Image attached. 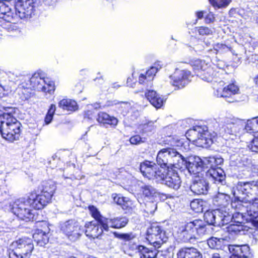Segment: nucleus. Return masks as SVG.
I'll use <instances>...</instances> for the list:
<instances>
[{
	"label": "nucleus",
	"mask_w": 258,
	"mask_h": 258,
	"mask_svg": "<svg viewBox=\"0 0 258 258\" xmlns=\"http://www.w3.org/2000/svg\"><path fill=\"white\" fill-rule=\"evenodd\" d=\"M89 210L91 216L95 219V222H98L104 228L105 231H108L109 230L108 218L102 217L98 209L94 206H89Z\"/></svg>",
	"instance_id": "obj_24"
},
{
	"label": "nucleus",
	"mask_w": 258,
	"mask_h": 258,
	"mask_svg": "<svg viewBox=\"0 0 258 258\" xmlns=\"http://www.w3.org/2000/svg\"><path fill=\"white\" fill-rule=\"evenodd\" d=\"M9 193V189L5 184H0V196H3Z\"/></svg>",
	"instance_id": "obj_60"
},
{
	"label": "nucleus",
	"mask_w": 258,
	"mask_h": 258,
	"mask_svg": "<svg viewBox=\"0 0 258 258\" xmlns=\"http://www.w3.org/2000/svg\"><path fill=\"white\" fill-rule=\"evenodd\" d=\"M223 82H219L217 86L214 88L215 89L214 94L217 97H224L227 100L228 99L227 90H226V87H223Z\"/></svg>",
	"instance_id": "obj_39"
},
{
	"label": "nucleus",
	"mask_w": 258,
	"mask_h": 258,
	"mask_svg": "<svg viewBox=\"0 0 258 258\" xmlns=\"http://www.w3.org/2000/svg\"><path fill=\"white\" fill-rule=\"evenodd\" d=\"M178 258H202L200 253L195 248L182 249L177 253Z\"/></svg>",
	"instance_id": "obj_27"
},
{
	"label": "nucleus",
	"mask_w": 258,
	"mask_h": 258,
	"mask_svg": "<svg viewBox=\"0 0 258 258\" xmlns=\"http://www.w3.org/2000/svg\"><path fill=\"white\" fill-rule=\"evenodd\" d=\"M223 163V159L221 157L215 156V167Z\"/></svg>",
	"instance_id": "obj_63"
},
{
	"label": "nucleus",
	"mask_w": 258,
	"mask_h": 258,
	"mask_svg": "<svg viewBox=\"0 0 258 258\" xmlns=\"http://www.w3.org/2000/svg\"><path fill=\"white\" fill-rule=\"evenodd\" d=\"M195 69L197 70L205 71L208 68L207 64L204 60L201 59L196 60L193 63Z\"/></svg>",
	"instance_id": "obj_46"
},
{
	"label": "nucleus",
	"mask_w": 258,
	"mask_h": 258,
	"mask_svg": "<svg viewBox=\"0 0 258 258\" xmlns=\"http://www.w3.org/2000/svg\"><path fill=\"white\" fill-rule=\"evenodd\" d=\"M204 219L208 225L220 226L227 224L231 220L229 212L221 209L207 211L204 214Z\"/></svg>",
	"instance_id": "obj_5"
},
{
	"label": "nucleus",
	"mask_w": 258,
	"mask_h": 258,
	"mask_svg": "<svg viewBox=\"0 0 258 258\" xmlns=\"http://www.w3.org/2000/svg\"><path fill=\"white\" fill-rule=\"evenodd\" d=\"M143 195L147 199L146 200H153L159 196V192L153 186L149 185L142 187Z\"/></svg>",
	"instance_id": "obj_30"
},
{
	"label": "nucleus",
	"mask_w": 258,
	"mask_h": 258,
	"mask_svg": "<svg viewBox=\"0 0 258 258\" xmlns=\"http://www.w3.org/2000/svg\"><path fill=\"white\" fill-rule=\"evenodd\" d=\"M128 222V220L125 217H119L108 219V224H110V227L116 229L124 227Z\"/></svg>",
	"instance_id": "obj_29"
},
{
	"label": "nucleus",
	"mask_w": 258,
	"mask_h": 258,
	"mask_svg": "<svg viewBox=\"0 0 258 258\" xmlns=\"http://www.w3.org/2000/svg\"><path fill=\"white\" fill-rule=\"evenodd\" d=\"M140 258H155L157 255L156 250L150 249L143 245H139L138 247Z\"/></svg>",
	"instance_id": "obj_31"
},
{
	"label": "nucleus",
	"mask_w": 258,
	"mask_h": 258,
	"mask_svg": "<svg viewBox=\"0 0 258 258\" xmlns=\"http://www.w3.org/2000/svg\"><path fill=\"white\" fill-rule=\"evenodd\" d=\"M195 220L181 226L178 231L179 238L184 242H192L196 238Z\"/></svg>",
	"instance_id": "obj_10"
},
{
	"label": "nucleus",
	"mask_w": 258,
	"mask_h": 258,
	"mask_svg": "<svg viewBox=\"0 0 258 258\" xmlns=\"http://www.w3.org/2000/svg\"><path fill=\"white\" fill-rule=\"evenodd\" d=\"M15 248L12 253L18 258H27L34 248L31 239L28 237L20 238L12 243Z\"/></svg>",
	"instance_id": "obj_8"
},
{
	"label": "nucleus",
	"mask_w": 258,
	"mask_h": 258,
	"mask_svg": "<svg viewBox=\"0 0 258 258\" xmlns=\"http://www.w3.org/2000/svg\"><path fill=\"white\" fill-rule=\"evenodd\" d=\"M126 199L127 198H126L121 197L119 195H117L113 197L114 202H115L117 204L120 206H121L124 203V202L125 201Z\"/></svg>",
	"instance_id": "obj_57"
},
{
	"label": "nucleus",
	"mask_w": 258,
	"mask_h": 258,
	"mask_svg": "<svg viewBox=\"0 0 258 258\" xmlns=\"http://www.w3.org/2000/svg\"><path fill=\"white\" fill-rule=\"evenodd\" d=\"M154 122L152 121H148V122L143 123L140 125L141 128H142L144 132H146L147 131H151L153 129Z\"/></svg>",
	"instance_id": "obj_55"
},
{
	"label": "nucleus",
	"mask_w": 258,
	"mask_h": 258,
	"mask_svg": "<svg viewBox=\"0 0 258 258\" xmlns=\"http://www.w3.org/2000/svg\"><path fill=\"white\" fill-rule=\"evenodd\" d=\"M146 239L155 248H159L166 241V237L161 227L154 224L148 228Z\"/></svg>",
	"instance_id": "obj_9"
},
{
	"label": "nucleus",
	"mask_w": 258,
	"mask_h": 258,
	"mask_svg": "<svg viewBox=\"0 0 258 258\" xmlns=\"http://www.w3.org/2000/svg\"><path fill=\"white\" fill-rule=\"evenodd\" d=\"M12 6L8 3L0 2V18L8 22H11L17 17V14L12 11Z\"/></svg>",
	"instance_id": "obj_22"
},
{
	"label": "nucleus",
	"mask_w": 258,
	"mask_h": 258,
	"mask_svg": "<svg viewBox=\"0 0 258 258\" xmlns=\"http://www.w3.org/2000/svg\"><path fill=\"white\" fill-rule=\"evenodd\" d=\"M33 0H18L15 4V14L21 19L28 18L33 13Z\"/></svg>",
	"instance_id": "obj_12"
},
{
	"label": "nucleus",
	"mask_w": 258,
	"mask_h": 258,
	"mask_svg": "<svg viewBox=\"0 0 258 258\" xmlns=\"http://www.w3.org/2000/svg\"><path fill=\"white\" fill-rule=\"evenodd\" d=\"M186 134L188 136L196 137L192 140L199 147L208 148L213 143V138H214L217 133H210L208 131H205L200 126H197L195 128L188 131Z\"/></svg>",
	"instance_id": "obj_4"
},
{
	"label": "nucleus",
	"mask_w": 258,
	"mask_h": 258,
	"mask_svg": "<svg viewBox=\"0 0 258 258\" xmlns=\"http://www.w3.org/2000/svg\"><path fill=\"white\" fill-rule=\"evenodd\" d=\"M160 69L161 66H160L159 68H158L156 67H151V68L146 72L145 76L147 81H148L152 80L153 78V77L155 75L156 73Z\"/></svg>",
	"instance_id": "obj_47"
},
{
	"label": "nucleus",
	"mask_w": 258,
	"mask_h": 258,
	"mask_svg": "<svg viewBox=\"0 0 258 258\" xmlns=\"http://www.w3.org/2000/svg\"><path fill=\"white\" fill-rule=\"evenodd\" d=\"M55 190V186L51 181L46 182L43 184V188L41 192L52 197Z\"/></svg>",
	"instance_id": "obj_38"
},
{
	"label": "nucleus",
	"mask_w": 258,
	"mask_h": 258,
	"mask_svg": "<svg viewBox=\"0 0 258 258\" xmlns=\"http://www.w3.org/2000/svg\"><path fill=\"white\" fill-rule=\"evenodd\" d=\"M145 80H146L147 79H146V76L145 75H144L143 74H141L139 76V82L140 83V84H143L144 83V81Z\"/></svg>",
	"instance_id": "obj_64"
},
{
	"label": "nucleus",
	"mask_w": 258,
	"mask_h": 258,
	"mask_svg": "<svg viewBox=\"0 0 258 258\" xmlns=\"http://www.w3.org/2000/svg\"><path fill=\"white\" fill-rule=\"evenodd\" d=\"M30 85L34 90L42 91H49L52 89L51 86V89L46 90V86H44L45 81L40 77L39 74L35 73L30 79Z\"/></svg>",
	"instance_id": "obj_25"
},
{
	"label": "nucleus",
	"mask_w": 258,
	"mask_h": 258,
	"mask_svg": "<svg viewBox=\"0 0 258 258\" xmlns=\"http://www.w3.org/2000/svg\"><path fill=\"white\" fill-rule=\"evenodd\" d=\"M55 109V105L51 104L45 118L46 124H48L51 121Z\"/></svg>",
	"instance_id": "obj_48"
},
{
	"label": "nucleus",
	"mask_w": 258,
	"mask_h": 258,
	"mask_svg": "<svg viewBox=\"0 0 258 258\" xmlns=\"http://www.w3.org/2000/svg\"><path fill=\"white\" fill-rule=\"evenodd\" d=\"M85 234L87 236L95 238L100 236L104 228L98 222L91 221L85 224Z\"/></svg>",
	"instance_id": "obj_16"
},
{
	"label": "nucleus",
	"mask_w": 258,
	"mask_h": 258,
	"mask_svg": "<svg viewBox=\"0 0 258 258\" xmlns=\"http://www.w3.org/2000/svg\"><path fill=\"white\" fill-rule=\"evenodd\" d=\"M206 176L211 178L216 183L223 184L225 183V176L220 168L210 169L206 173Z\"/></svg>",
	"instance_id": "obj_23"
},
{
	"label": "nucleus",
	"mask_w": 258,
	"mask_h": 258,
	"mask_svg": "<svg viewBox=\"0 0 258 258\" xmlns=\"http://www.w3.org/2000/svg\"><path fill=\"white\" fill-rule=\"evenodd\" d=\"M222 241L220 239L212 237L207 240V244L212 249H218L221 246Z\"/></svg>",
	"instance_id": "obj_43"
},
{
	"label": "nucleus",
	"mask_w": 258,
	"mask_h": 258,
	"mask_svg": "<svg viewBox=\"0 0 258 258\" xmlns=\"http://www.w3.org/2000/svg\"><path fill=\"white\" fill-rule=\"evenodd\" d=\"M203 160L205 161L204 165H209L211 168H215V156L205 157Z\"/></svg>",
	"instance_id": "obj_52"
},
{
	"label": "nucleus",
	"mask_w": 258,
	"mask_h": 258,
	"mask_svg": "<svg viewBox=\"0 0 258 258\" xmlns=\"http://www.w3.org/2000/svg\"><path fill=\"white\" fill-rule=\"evenodd\" d=\"M198 32L201 35H209L212 34V31L207 27H200L197 28Z\"/></svg>",
	"instance_id": "obj_54"
},
{
	"label": "nucleus",
	"mask_w": 258,
	"mask_h": 258,
	"mask_svg": "<svg viewBox=\"0 0 258 258\" xmlns=\"http://www.w3.org/2000/svg\"><path fill=\"white\" fill-rule=\"evenodd\" d=\"M58 106L67 111H75L77 109L76 101L69 99H63L58 103Z\"/></svg>",
	"instance_id": "obj_32"
},
{
	"label": "nucleus",
	"mask_w": 258,
	"mask_h": 258,
	"mask_svg": "<svg viewBox=\"0 0 258 258\" xmlns=\"http://www.w3.org/2000/svg\"><path fill=\"white\" fill-rule=\"evenodd\" d=\"M232 0H216V2H214L213 7L219 9L226 8L231 2Z\"/></svg>",
	"instance_id": "obj_50"
},
{
	"label": "nucleus",
	"mask_w": 258,
	"mask_h": 258,
	"mask_svg": "<svg viewBox=\"0 0 258 258\" xmlns=\"http://www.w3.org/2000/svg\"><path fill=\"white\" fill-rule=\"evenodd\" d=\"M181 183V180L178 174L173 170H169L167 172V174L164 179V181L162 182V184L175 190H178L180 188Z\"/></svg>",
	"instance_id": "obj_15"
},
{
	"label": "nucleus",
	"mask_w": 258,
	"mask_h": 258,
	"mask_svg": "<svg viewBox=\"0 0 258 258\" xmlns=\"http://www.w3.org/2000/svg\"><path fill=\"white\" fill-rule=\"evenodd\" d=\"M233 195L239 200L253 202L258 200V181H238Z\"/></svg>",
	"instance_id": "obj_2"
},
{
	"label": "nucleus",
	"mask_w": 258,
	"mask_h": 258,
	"mask_svg": "<svg viewBox=\"0 0 258 258\" xmlns=\"http://www.w3.org/2000/svg\"><path fill=\"white\" fill-rule=\"evenodd\" d=\"M214 50L217 53H225L230 50V48L224 44L218 43L214 46Z\"/></svg>",
	"instance_id": "obj_49"
},
{
	"label": "nucleus",
	"mask_w": 258,
	"mask_h": 258,
	"mask_svg": "<svg viewBox=\"0 0 258 258\" xmlns=\"http://www.w3.org/2000/svg\"><path fill=\"white\" fill-rule=\"evenodd\" d=\"M172 77L173 80L172 85L181 89L189 82L190 72L187 70H176Z\"/></svg>",
	"instance_id": "obj_14"
},
{
	"label": "nucleus",
	"mask_w": 258,
	"mask_h": 258,
	"mask_svg": "<svg viewBox=\"0 0 258 258\" xmlns=\"http://www.w3.org/2000/svg\"><path fill=\"white\" fill-rule=\"evenodd\" d=\"M21 123L11 113L0 115V133L2 137L10 142L19 138Z\"/></svg>",
	"instance_id": "obj_1"
},
{
	"label": "nucleus",
	"mask_w": 258,
	"mask_h": 258,
	"mask_svg": "<svg viewBox=\"0 0 258 258\" xmlns=\"http://www.w3.org/2000/svg\"><path fill=\"white\" fill-rule=\"evenodd\" d=\"M60 229L73 240L78 239L81 235L80 227L78 223L75 220H70L63 223L61 224Z\"/></svg>",
	"instance_id": "obj_11"
},
{
	"label": "nucleus",
	"mask_w": 258,
	"mask_h": 258,
	"mask_svg": "<svg viewBox=\"0 0 258 258\" xmlns=\"http://www.w3.org/2000/svg\"><path fill=\"white\" fill-rule=\"evenodd\" d=\"M215 21V17L212 13H209L205 18V22L206 23L213 22Z\"/></svg>",
	"instance_id": "obj_61"
},
{
	"label": "nucleus",
	"mask_w": 258,
	"mask_h": 258,
	"mask_svg": "<svg viewBox=\"0 0 258 258\" xmlns=\"http://www.w3.org/2000/svg\"><path fill=\"white\" fill-rule=\"evenodd\" d=\"M97 119L100 123L113 126L116 125L118 122V120L115 117L111 116L107 113L103 112L98 113Z\"/></svg>",
	"instance_id": "obj_28"
},
{
	"label": "nucleus",
	"mask_w": 258,
	"mask_h": 258,
	"mask_svg": "<svg viewBox=\"0 0 258 258\" xmlns=\"http://www.w3.org/2000/svg\"><path fill=\"white\" fill-rule=\"evenodd\" d=\"M145 206L146 207L145 210L147 213L153 214L157 209V205L153 202V200H151V201H147L145 203Z\"/></svg>",
	"instance_id": "obj_45"
},
{
	"label": "nucleus",
	"mask_w": 258,
	"mask_h": 258,
	"mask_svg": "<svg viewBox=\"0 0 258 258\" xmlns=\"http://www.w3.org/2000/svg\"><path fill=\"white\" fill-rule=\"evenodd\" d=\"M156 164L149 161H145L140 164V171L143 175L149 179H154Z\"/></svg>",
	"instance_id": "obj_21"
},
{
	"label": "nucleus",
	"mask_w": 258,
	"mask_h": 258,
	"mask_svg": "<svg viewBox=\"0 0 258 258\" xmlns=\"http://www.w3.org/2000/svg\"><path fill=\"white\" fill-rule=\"evenodd\" d=\"M146 97L151 104L156 108H160L165 100L154 90H149L145 94Z\"/></svg>",
	"instance_id": "obj_26"
},
{
	"label": "nucleus",
	"mask_w": 258,
	"mask_h": 258,
	"mask_svg": "<svg viewBox=\"0 0 258 258\" xmlns=\"http://www.w3.org/2000/svg\"><path fill=\"white\" fill-rule=\"evenodd\" d=\"M195 228H196V238L204 236H210L214 233L213 227L209 225H205L201 220H195Z\"/></svg>",
	"instance_id": "obj_20"
},
{
	"label": "nucleus",
	"mask_w": 258,
	"mask_h": 258,
	"mask_svg": "<svg viewBox=\"0 0 258 258\" xmlns=\"http://www.w3.org/2000/svg\"><path fill=\"white\" fill-rule=\"evenodd\" d=\"M230 197L225 194L219 192L216 198V201L218 205L221 206H225L229 201Z\"/></svg>",
	"instance_id": "obj_44"
},
{
	"label": "nucleus",
	"mask_w": 258,
	"mask_h": 258,
	"mask_svg": "<svg viewBox=\"0 0 258 258\" xmlns=\"http://www.w3.org/2000/svg\"><path fill=\"white\" fill-rule=\"evenodd\" d=\"M245 130L250 133H254L255 135L258 134V116L247 120Z\"/></svg>",
	"instance_id": "obj_35"
},
{
	"label": "nucleus",
	"mask_w": 258,
	"mask_h": 258,
	"mask_svg": "<svg viewBox=\"0 0 258 258\" xmlns=\"http://www.w3.org/2000/svg\"><path fill=\"white\" fill-rule=\"evenodd\" d=\"M44 85L46 86V90L50 89L51 88L50 87L51 86L52 87V90H50L49 91H44V92H48V93L51 94L52 92H53L54 91V85H53V83L52 82L48 83V84H46L45 82V84H44Z\"/></svg>",
	"instance_id": "obj_62"
},
{
	"label": "nucleus",
	"mask_w": 258,
	"mask_h": 258,
	"mask_svg": "<svg viewBox=\"0 0 258 258\" xmlns=\"http://www.w3.org/2000/svg\"><path fill=\"white\" fill-rule=\"evenodd\" d=\"M39 202L42 205L43 207L46 205L50 201L52 197H48L41 192V194L37 195Z\"/></svg>",
	"instance_id": "obj_51"
},
{
	"label": "nucleus",
	"mask_w": 258,
	"mask_h": 258,
	"mask_svg": "<svg viewBox=\"0 0 258 258\" xmlns=\"http://www.w3.org/2000/svg\"><path fill=\"white\" fill-rule=\"evenodd\" d=\"M220 126L219 129L216 130L217 134L219 133L220 135L233 134L236 129L234 119L227 117L221 118Z\"/></svg>",
	"instance_id": "obj_18"
},
{
	"label": "nucleus",
	"mask_w": 258,
	"mask_h": 258,
	"mask_svg": "<svg viewBox=\"0 0 258 258\" xmlns=\"http://www.w3.org/2000/svg\"><path fill=\"white\" fill-rule=\"evenodd\" d=\"M26 200L30 205V208L39 210L43 208L42 205L39 202V198L36 193H31Z\"/></svg>",
	"instance_id": "obj_34"
},
{
	"label": "nucleus",
	"mask_w": 258,
	"mask_h": 258,
	"mask_svg": "<svg viewBox=\"0 0 258 258\" xmlns=\"http://www.w3.org/2000/svg\"><path fill=\"white\" fill-rule=\"evenodd\" d=\"M208 183L204 177H198L190 185L191 190L195 194L201 195L206 194L208 190Z\"/></svg>",
	"instance_id": "obj_17"
},
{
	"label": "nucleus",
	"mask_w": 258,
	"mask_h": 258,
	"mask_svg": "<svg viewBox=\"0 0 258 258\" xmlns=\"http://www.w3.org/2000/svg\"><path fill=\"white\" fill-rule=\"evenodd\" d=\"M157 163L160 167L169 168L172 166L178 168L184 163L182 156L175 149L167 148L159 151L156 157Z\"/></svg>",
	"instance_id": "obj_3"
},
{
	"label": "nucleus",
	"mask_w": 258,
	"mask_h": 258,
	"mask_svg": "<svg viewBox=\"0 0 258 258\" xmlns=\"http://www.w3.org/2000/svg\"><path fill=\"white\" fill-rule=\"evenodd\" d=\"M33 238L41 246H44L48 241L47 235L41 230H37L33 235Z\"/></svg>",
	"instance_id": "obj_33"
},
{
	"label": "nucleus",
	"mask_w": 258,
	"mask_h": 258,
	"mask_svg": "<svg viewBox=\"0 0 258 258\" xmlns=\"http://www.w3.org/2000/svg\"><path fill=\"white\" fill-rule=\"evenodd\" d=\"M248 147L251 151L258 153V137L254 138L248 145Z\"/></svg>",
	"instance_id": "obj_53"
},
{
	"label": "nucleus",
	"mask_w": 258,
	"mask_h": 258,
	"mask_svg": "<svg viewBox=\"0 0 258 258\" xmlns=\"http://www.w3.org/2000/svg\"><path fill=\"white\" fill-rule=\"evenodd\" d=\"M227 90L228 99L226 101L228 102H233L236 101L232 98V96L239 93V89L235 84L232 83L228 85L226 87Z\"/></svg>",
	"instance_id": "obj_36"
},
{
	"label": "nucleus",
	"mask_w": 258,
	"mask_h": 258,
	"mask_svg": "<svg viewBox=\"0 0 258 258\" xmlns=\"http://www.w3.org/2000/svg\"><path fill=\"white\" fill-rule=\"evenodd\" d=\"M130 142L132 144H137L143 142L141 137L139 135L134 136L130 138Z\"/></svg>",
	"instance_id": "obj_58"
},
{
	"label": "nucleus",
	"mask_w": 258,
	"mask_h": 258,
	"mask_svg": "<svg viewBox=\"0 0 258 258\" xmlns=\"http://www.w3.org/2000/svg\"><path fill=\"white\" fill-rule=\"evenodd\" d=\"M115 236L119 239L124 240L125 241H128L133 238V236L131 234L128 233H114Z\"/></svg>",
	"instance_id": "obj_56"
},
{
	"label": "nucleus",
	"mask_w": 258,
	"mask_h": 258,
	"mask_svg": "<svg viewBox=\"0 0 258 258\" xmlns=\"http://www.w3.org/2000/svg\"><path fill=\"white\" fill-rule=\"evenodd\" d=\"M244 213L236 212L231 215V219L232 218L234 223L230 224L227 227V231L229 235L234 237L238 235H243L248 231V227L243 224L245 221Z\"/></svg>",
	"instance_id": "obj_7"
},
{
	"label": "nucleus",
	"mask_w": 258,
	"mask_h": 258,
	"mask_svg": "<svg viewBox=\"0 0 258 258\" xmlns=\"http://www.w3.org/2000/svg\"><path fill=\"white\" fill-rule=\"evenodd\" d=\"M234 201H232L231 203V206L234 208L236 212H241L244 213V212H246V207L242 205V203H247L245 200H239L237 199L235 197Z\"/></svg>",
	"instance_id": "obj_42"
},
{
	"label": "nucleus",
	"mask_w": 258,
	"mask_h": 258,
	"mask_svg": "<svg viewBox=\"0 0 258 258\" xmlns=\"http://www.w3.org/2000/svg\"><path fill=\"white\" fill-rule=\"evenodd\" d=\"M132 201L126 199L121 206L123 209L129 211L132 209Z\"/></svg>",
	"instance_id": "obj_59"
},
{
	"label": "nucleus",
	"mask_w": 258,
	"mask_h": 258,
	"mask_svg": "<svg viewBox=\"0 0 258 258\" xmlns=\"http://www.w3.org/2000/svg\"><path fill=\"white\" fill-rule=\"evenodd\" d=\"M11 211L22 220L30 221L34 218L30 205L25 198L16 200L12 205Z\"/></svg>",
	"instance_id": "obj_6"
},
{
	"label": "nucleus",
	"mask_w": 258,
	"mask_h": 258,
	"mask_svg": "<svg viewBox=\"0 0 258 258\" xmlns=\"http://www.w3.org/2000/svg\"><path fill=\"white\" fill-rule=\"evenodd\" d=\"M205 202L202 200H195L190 203V207L196 213H202L204 211Z\"/></svg>",
	"instance_id": "obj_41"
},
{
	"label": "nucleus",
	"mask_w": 258,
	"mask_h": 258,
	"mask_svg": "<svg viewBox=\"0 0 258 258\" xmlns=\"http://www.w3.org/2000/svg\"><path fill=\"white\" fill-rule=\"evenodd\" d=\"M246 207V213L251 219L258 217V202L250 203Z\"/></svg>",
	"instance_id": "obj_37"
},
{
	"label": "nucleus",
	"mask_w": 258,
	"mask_h": 258,
	"mask_svg": "<svg viewBox=\"0 0 258 258\" xmlns=\"http://www.w3.org/2000/svg\"><path fill=\"white\" fill-rule=\"evenodd\" d=\"M182 159L185 163L181 164L178 168H182V166H185L188 171L194 174L199 173L202 170V168L205 163V161L199 157L190 158L188 161L183 156Z\"/></svg>",
	"instance_id": "obj_13"
},
{
	"label": "nucleus",
	"mask_w": 258,
	"mask_h": 258,
	"mask_svg": "<svg viewBox=\"0 0 258 258\" xmlns=\"http://www.w3.org/2000/svg\"><path fill=\"white\" fill-rule=\"evenodd\" d=\"M164 168V166L159 168L156 165V171H155L154 175H155L154 179H156L158 181H161L162 183L164 181V179L167 174V172H166V170Z\"/></svg>",
	"instance_id": "obj_40"
},
{
	"label": "nucleus",
	"mask_w": 258,
	"mask_h": 258,
	"mask_svg": "<svg viewBox=\"0 0 258 258\" xmlns=\"http://www.w3.org/2000/svg\"><path fill=\"white\" fill-rule=\"evenodd\" d=\"M228 250L231 254L230 258L234 256L248 257L250 255V248L247 245H229Z\"/></svg>",
	"instance_id": "obj_19"
}]
</instances>
